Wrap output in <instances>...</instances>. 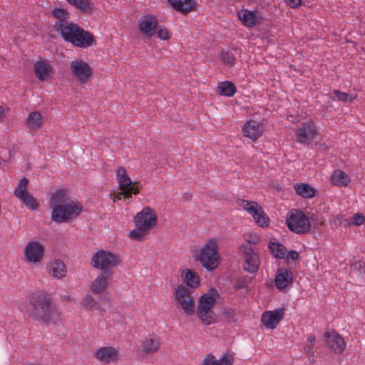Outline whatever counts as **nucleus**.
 Masks as SVG:
<instances>
[{"label":"nucleus","mask_w":365,"mask_h":365,"mask_svg":"<svg viewBox=\"0 0 365 365\" xmlns=\"http://www.w3.org/2000/svg\"><path fill=\"white\" fill-rule=\"evenodd\" d=\"M35 77L41 82L50 81L55 74L52 61L43 57L38 58L33 66Z\"/></svg>","instance_id":"13"},{"label":"nucleus","mask_w":365,"mask_h":365,"mask_svg":"<svg viewBox=\"0 0 365 365\" xmlns=\"http://www.w3.org/2000/svg\"><path fill=\"white\" fill-rule=\"evenodd\" d=\"M331 183L338 187H346L350 182V178L344 171L336 169L330 177Z\"/></svg>","instance_id":"33"},{"label":"nucleus","mask_w":365,"mask_h":365,"mask_svg":"<svg viewBox=\"0 0 365 365\" xmlns=\"http://www.w3.org/2000/svg\"><path fill=\"white\" fill-rule=\"evenodd\" d=\"M268 247L271 254L277 259H284L287 252L286 247L277 241L275 239H271L269 242Z\"/></svg>","instance_id":"34"},{"label":"nucleus","mask_w":365,"mask_h":365,"mask_svg":"<svg viewBox=\"0 0 365 365\" xmlns=\"http://www.w3.org/2000/svg\"><path fill=\"white\" fill-rule=\"evenodd\" d=\"M112 272L100 273L91 283L90 290L95 295L103 294L110 285Z\"/></svg>","instance_id":"22"},{"label":"nucleus","mask_w":365,"mask_h":365,"mask_svg":"<svg viewBox=\"0 0 365 365\" xmlns=\"http://www.w3.org/2000/svg\"><path fill=\"white\" fill-rule=\"evenodd\" d=\"M73 46L86 48L96 44V40L93 35L88 31L83 29L76 39L74 40Z\"/></svg>","instance_id":"29"},{"label":"nucleus","mask_w":365,"mask_h":365,"mask_svg":"<svg viewBox=\"0 0 365 365\" xmlns=\"http://www.w3.org/2000/svg\"><path fill=\"white\" fill-rule=\"evenodd\" d=\"M218 244L217 238L211 237L207 240L201 247H194L191 250L193 259L200 262L208 272L214 271L220 264Z\"/></svg>","instance_id":"3"},{"label":"nucleus","mask_w":365,"mask_h":365,"mask_svg":"<svg viewBox=\"0 0 365 365\" xmlns=\"http://www.w3.org/2000/svg\"><path fill=\"white\" fill-rule=\"evenodd\" d=\"M4 118V108L0 106V121H3Z\"/></svg>","instance_id":"49"},{"label":"nucleus","mask_w":365,"mask_h":365,"mask_svg":"<svg viewBox=\"0 0 365 365\" xmlns=\"http://www.w3.org/2000/svg\"><path fill=\"white\" fill-rule=\"evenodd\" d=\"M293 282V273L286 268H279L275 274V286L280 291L284 290Z\"/></svg>","instance_id":"24"},{"label":"nucleus","mask_w":365,"mask_h":365,"mask_svg":"<svg viewBox=\"0 0 365 365\" xmlns=\"http://www.w3.org/2000/svg\"><path fill=\"white\" fill-rule=\"evenodd\" d=\"M316 338L314 335L311 334L308 336L307 343L304 346V351L309 356V359L313 358L314 356L313 352V348L315 344Z\"/></svg>","instance_id":"42"},{"label":"nucleus","mask_w":365,"mask_h":365,"mask_svg":"<svg viewBox=\"0 0 365 365\" xmlns=\"http://www.w3.org/2000/svg\"><path fill=\"white\" fill-rule=\"evenodd\" d=\"M50 207L52 209L51 218L57 222H66L78 217L83 210L82 204L71 200L66 189L53 192L50 197Z\"/></svg>","instance_id":"1"},{"label":"nucleus","mask_w":365,"mask_h":365,"mask_svg":"<svg viewBox=\"0 0 365 365\" xmlns=\"http://www.w3.org/2000/svg\"><path fill=\"white\" fill-rule=\"evenodd\" d=\"M160 347L159 338L155 334L146 336L141 342V351L147 355L153 354Z\"/></svg>","instance_id":"26"},{"label":"nucleus","mask_w":365,"mask_h":365,"mask_svg":"<svg viewBox=\"0 0 365 365\" xmlns=\"http://www.w3.org/2000/svg\"><path fill=\"white\" fill-rule=\"evenodd\" d=\"M175 11L182 14L190 12L196 7V1H168Z\"/></svg>","instance_id":"35"},{"label":"nucleus","mask_w":365,"mask_h":365,"mask_svg":"<svg viewBox=\"0 0 365 365\" xmlns=\"http://www.w3.org/2000/svg\"><path fill=\"white\" fill-rule=\"evenodd\" d=\"M238 205L251 215L256 223L260 227H267L269 225V218L264 212L263 208L255 201L239 200Z\"/></svg>","instance_id":"10"},{"label":"nucleus","mask_w":365,"mask_h":365,"mask_svg":"<svg viewBox=\"0 0 365 365\" xmlns=\"http://www.w3.org/2000/svg\"><path fill=\"white\" fill-rule=\"evenodd\" d=\"M48 273L56 279H62L67 274V269L64 263L60 259H55L49 263Z\"/></svg>","instance_id":"30"},{"label":"nucleus","mask_w":365,"mask_h":365,"mask_svg":"<svg viewBox=\"0 0 365 365\" xmlns=\"http://www.w3.org/2000/svg\"><path fill=\"white\" fill-rule=\"evenodd\" d=\"M243 136L253 142L259 140L264 133V125L262 123L250 119L245 121L242 127Z\"/></svg>","instance_id":"20"},{"label":"nucleus","mask_w":365,"mask_h":365,"mask_svg":"<svg viewBox=\"0 0 365 365\" xmlns=\"http://www.w3.org/2000/svg\"><path fill=\"white\" fill-rule=\"evenodd\" d=\"M234 312V310L231 308H225L222 311V314L227 319H230L233 317Z\"/></svg>","instance_id":"47"},{"label":"nucleus","mask_w":365,"mask_h":365,"mask_svg":"<svg viewBox=\"0 0 365 365\" xmlns=\"http://www.w3.org/2000/svg\"><path fill=\"white\" fill-rule=\"evenodd\" d=\"M192 292L183 284L178 285L175 292V299L187 315H192L195 313V303L191 297Z\"/></svg>","instance_id":"15"},{"label":"nucleus","mask_w":365,"mask_h":365,"mask_svg":"<svg viewBox=\"0 0 365 365\" xmlns=\"http://www.w3.org/2000/svg\"><path fill=\"white\" fill-rule=\"evenodd\" d=\"M52 14L56 19H58L56 23H68L66 21V19L68 17V13L66 10L60 8H56L53 9Z\"/></svg>","instance_id":"41"},{"label":"nucleus","mask_w":365,"mask_h":365,"mask_svg":"<svg viewBox=\"0 0 365 365\" xmlns=\"http://www.w3.org/2000/svg\"><path fill=\"white\" fill-rule=\"evenodd\" d=\"M285 314V308L278 307L274 310L265 311L262 314L261 322L268 329H274Z\"/></svg>","instance_id":"19"},{"label":"nucleus","mask_w":365,"mask_h":365,"mask_svg":"<svg viewBox=\"0 0 365 365\" xmlns=\"http://www.w3.org/2000/svg\"><path fill=\"white\" fill-rule=\"evenodd\" d=\"M284 257L287 262L294 261L299 258V253L295 250H290L286 252Z\"/></svg>","instance_id":"46"},{"label":"nucleus","mask_w":365,"mask_h":365,"mask_svg":"<svg viewBox=\"0 0 365 365\" xmlns=\"http://www.w3.org/2000/svg\"><path fill=\"white\" fill-rule=\"evenodd\" d=\"M29 316L41 322L56 324L59 319V314L54 306L51 297L45 292L35 291L30 297Z\"/></svg>","instance_id":"2"},{"label":"nucleus","mask_w":365,"mask_h":365,"mask_svg":"<svg viewBox=\"0 0 365 365\" xmlns=\"http://www.w3.org/2000/svg\"><path fill=\"white\" fill-rule=\"evenodd\" d=\"M235 288L237 289H241V288H242V286H241L240 284H237V285H235Z\"/></svg>","instance_id":"51"},{"label":"nucleus","mask_w":365,"mask_h":365,"mask_svg":"<svg viewBox=\"0 0 365 365\" xmlns=\"http://www.w3.org/2000/svg\"><path fill=\"white\" fill-rule=\"evenodd\" d=\"M346 225L360 226L365 222V216L361 213H356L351 218L345 220Z\"/></svg>","instance_id":"40"},{"label":"nucleus","mask_w":365,"mask_h":365,"mask_svg":"<svg viewBox=\"0 0 365 365\" xmlns=\"http://www.w3.org/2000/svg\"><path fill=\"white\" fill-rule=\"evenodd\" d=\"M233 362L234 357L229 353L225 354L219 359H217L213 354H208L202 361L201 365H233Z\"/></svg>","instance_id":"27"},{"label":"nucleus","mask_w":365,"mask_h":365,"mask_svg":"<svg viewBox=\"0 0 365 365\" xmlns=\"http://www.w3.org/2000/svg\"><path fill=\"white\" fill-rule=\"evenodd\" d=\"M44 123V119L39 111H31L26 120V125L30 131L40 129Z\"/></svg>","instance_id":"28"},{"label":"nucleus","mask_w":365,"mask_h":365,"mask_svg":"<svg viewBox=\"0 0 365 365\" xmlns=\"http://www.w3.org/2000/svg\"><path fill=\"white\" fill-rule=\"evenodd\" d=\"M334 93L339 101L343 102H352L356 98V96L339 90H334Z\"/></svg>","instance_id":"44"},{"label":"nucleus","mask_w":365,"mask_h":365,"mask_svg":"<svg viewBox=\"0 0 365 365\" xmlns=\"http://www.w3.org/2000/svg\"><path fill=\"white\" fill-rule=\"evenodd\" d=\"M289 7L292 9H297L302 5V1H286Z\"/></svg>","instance_id":"48"},{"label":"nucleus","mask_w":365,"mask_h":365,"mask_svg":"<svg viewBox=\"0 0 365 365\" xmlns=\"http://www.w3.org/2000/svg\"><path fill=\"white\" fill-rule=\"evenodd\" d=\"M297 141L304 146L311 145L319 135L316 123L312 120H308L299 124L295 132Z\"/></svg>","instance_id":"9"},{"label":"nucleus","mask_w":365,"mask_h":365,"mask_svg":"<svg viewBox=\"0 0 365 365\" xmlns=\"http://www.w3.org/2000/svg\"><path fill=\"white\" fill-rule=\"evenodd\" d=\"M81 304L88 311L98 309L99 308L98 302L91 294H86L83 296Z\"/></svg>","instance_id":"37"},{"label":"nucleus","mask_w":365,"mask_h":365,"mask_svg":"<svg viewBox=\"0 0 365 365\" xmlns=\"http://www.w3.org/2000/svg\"><path fill=\"white\" fill-rule=\"evenodd\" d=\"M286 224L290 231L297 235L307 233L311 223L305 214L299 210H292L287 217Z\"/></svg>","instance_id":"8"},{"label":"nucleus","mask_w":365,"mask_h":365,"mask_svg":"<svg viewBox=\"0 0 365 365\" xmlns=\"http://www.w3.org/2000/svg\"><path fill=\"white\" fill-rule=\"evenodd\" d=\"M54 28L56 31H60L62 37L66 41L74 44V40L77 38L82 28L79 27L77 24L71 22L68 23H55Z\"/></svg>","instance_id":"18"},{"label":"nucleus","mask_w":365,"mask_h":365,"mask_svg":"<svg viewBox=\"0 0 365 365\" xmlns=\"http://www.w3.org/2000/svg\"><path fill=\"white\" fill-rule=\"evenodd\" d=\"M44 256V247L38 241H31L27 243L24 248L25 260L31 264L36 265L39 264Z\"/></svg>","instance_id":"17"},{"label":"nucleus","mask_w":365,"mask_h":365,"mask_svg":"<svg viewBox=\"0 0 365 365\" xmlns=\"http://www.w3.org/2000/svg\"><path fill=\"white\" fill-rule=\"evenodd\" d=\"M220 57L224 63L228 66H232L235 63V56L231 51H222Z\"/></svg>","instance_id":"43"},{"label":"nucleus","mask_w":365,"mask_h":365,"mask_svg":"<svg viewBox=\"0 0 365 365\" xmlns=\"http://www.w3.org/2000/svg\"><path fill=\"white\" fill-rule=\"evenodd\" d=\"M28 185L29 180L26 178H22L14 189V194L28 209L32 211L36 210L39 207L38 202L37 200L27 191Z\"/></svg>","instance_id":"12"},{"label":"nucleus","mask_w":365,"mask_h":365,"mask_svg":"<svg viewBox=\"0 0 365 365\" xmlns=\"http://www.w3.org/2000/svg\"><path fill=\"white\" fill-rule=\"evenodd\" d=\"M217 90L220 95L227 97L233 96L237 91L234 83L228 81L220 82L217 86Z\"/></svg>","instance_id":"36"},{"label":"nucleus","mask_w":365,"mask_h":365,"mask_svg":"<svg viewBox=\"0 0 365 365\" xmlns=\"http://www.w3.org/2000/svg\"><path fill=\"white\" fill-rule=\"evenodd\" d=\"M237 17L243 26L247 28H253L261 24L263 20L262 13L258 10H248L246 9H240L237 11Z\"/></svg>","instance_id":"21"},{"label":"nucleus","mask_w":365,"mask_h":365,"mask_svg":"<svg viewBox=\"0 0 365 365\" xmlns=\"http://www.w3.org/2000/svg\"><path fill=\"white\" fill-rule=\"evenodd\" d=\"M118 349L110 346L99 347L94 353V356L98 360L106 364L115 361L118 359Z\"/></svg>","instance_id":"23"},{"label":"nucleus","mask_w":365,"mask_h":365,"mask_svg":"<svg viewBox=\"0 0 365 365\" xmlns=\"http://www.w3.org/2000/svg\"><path fill=\"white\" fill-rule=\"evenodd\" d=\"M158 26V17L151 14H143L138 20V29L146 38H150L155 36Z\"/></svg>","instance_id":"16"},{"label":"nucleus","mask_w":365,"mask_h":365,"mask_svg":"<svg viewBox=\"0 0 365 365\" xmlns=\"http://www.w3.org/2000/svg\"><path fill=\"white\" fill-rule=\"evenodd\" d=\"M158 222L155 210L148 206L145 207L134 217L135 229L129 232L128 236L134 240H143Z\"/></svg>","instance_id":"4"},{"label":"nucleus","mask_w":365,"mask_h":365,"mask_svg":"<svg viewBox=\"0 0 365 365\" xmlns=\"http://www.w3.org/2000/svg\"><path fill=\"white\" fill-rule=\"evenodd\" d=\"M327 345L336 354L342 353L346 347L344 339L336 331L327 332L325 334Z\"/></svg>","instance_id":"25"},{"label":"nucleus","mask_w":365,"mask_h":365,"mask_svg":"<svg viewBox=\"0 0 365 365\" xmlns=\"http://www.w3.org/2000/svg\"><path fill=\"white\" fill-rule=\"evenodd\" d=\"M70 69L73 76L81 83H87L93 77V68L88 62L80 58H76L70 62Z\"/></svg>","instance_id":"11"},{"label":"nucleus","mask_w":365,"mask_h":365,"mask_svg":"<svg viewBox=\"0 0 365 365\" xmlns=\"http://www.w3.org/2000/svg\"><path fill=\"white\" fill-rule=\"evenodd\" d=\"M155 35L157 37L163 41H168L172 38V32L164 25L158 26Z\"/></svg>","instance_id":"38"},{"label":"nucleus","mask_w":365,"mask_h":365,"mask_svg":"<svg viewBox=\"0 0 365 365\" xmlns=\"http://www.w3.org/2000/svg\"><path fill=\"white\" fill-rule=\"evenodd\" d=\"M294 189L299 196L307 199L314 197L317 192L316 188L304 182L295 183L294 185Z\"/></svg>","instance_id":"31"},{"label":"nucleus","mask_w":365,"mask_h":365,"mask_svg":"<svg viewBox=\"0 0 365 365\" xmlns=\"http://www.w3.org/2000/svg\"><path fill=\"white\" fill-rule=\"evenodd\" d=\"M116 180L120 191L116 195V198L121 199L123 196L125 199H130L132 195H137L140 192V186L138 182H133L124 167H119L116 170Z\"/></svg>","instance_id":"6"},{"label":"nucleus","mask_w":365,"mask_h":365,"mask_svg":"<svg viewBox=\"0 0 365 365\" xmlns=\"http://www.w3.org/2000/svg\"><path fill=\"white\" fill-rule=\"evenodd\" d=\"M121 262L120 256L108 250H100L95 252L91 264L93 268L105 272H111V269L118 266Z\"/></svg>","instance_id":"7"},{"label":"nucleus","mask_w":365,"mask_h":365,"mask_svg":"<svg viewBox=\"0 0 365 365\" xmlns=\"http://www.w3.org/2000/svg\"><path fill=\"white\" fill-rule=\"evenodd\" d=\"M183 282L190 287L189 289L193 290L199 286L200 278L198 274L192 269H187L182 273Z\"/></svg>","instance_id":"32"},{"label":"nucleus","mask_w":365,"mask_h":365,"mask_svg":"<svg viewBox=\"0 0 365 365\" xmlns=\"http://www.w3.org/2000/svg\"><path fill=\"white\" fill-rule=\"evenodd\" d=\"M218 297L217 290L215 288H210L207 293L203 294L200 298L197 314L202 322L206 325L211 324L215 321V314L212 307Z\"/></svg>","instance_id":"5"},{"label":"nucleus","mask_w":365,"mask_h":365,"mask_svg":"<svg viewBox=\"0 0 365 365\" xmlns=\"http://www.w3.org/2000/svg\"><path fill=\"white\" fill-rule=\"evenodd\" d=\"M244 240L245 241V244L251 246V245L257 244L260 240V237L255 232H249L244 235Z\"/></svg>","instance_id":"45"},{"label":"nucleus","mask_w":365,"mask_h":365,"mask_svg":"<svg viewBox=\"0 0 365 365\" xmlns=\"http://www.w3.org/2000/svg\"><path fill=\"white\" fill-rule=\"evenodd\" d=\"M240 251L244 255L242 264L244 270L250 273L257 272L261 262L259 255L255 252L252 247L247 244L241 245Z\"/></svg>","instance_id":"14"},{"label":"nucleus","mask_w":365,"mask_h":365,"mask_svg":"<svg viewBox=\"0 0 365 365\" xmlns=\"http://www.w3.org/2000/svg\"><path fill=\"white\" fill-rule=\"evenodd\" d=\"M76 9L83 13L91 14L93 10V5L91 1H71Z\"/></svg>","instance_id":"39"},{"label":"nucleus","mask_w":365,"mask_h":365,"mask_svg":"<svg viewBox=\"0 0 365 365\" xmlns=\"http://www.w3.org/2000/svg\"><path fill=\"white\" fill-rule=\"evenodd\" d=\"M360 266H361V262H356L352 264V267H354V269L358 268Z\"/></svg>","instance_id":"50"}]
</instances>
